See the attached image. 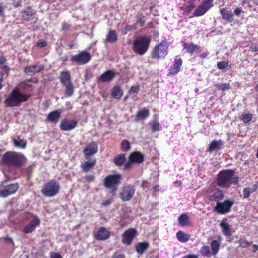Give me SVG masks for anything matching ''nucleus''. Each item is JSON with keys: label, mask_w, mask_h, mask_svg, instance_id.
Listing matches in <instances>:
<instances>
[{"label": "nucleus", "mask_w": 258, "mask_h": 258, "mask_svg": "<svg viewBox=\"0 0 258 258\" xmlns=\"http://www.w3.org/2000/svg\"><path fill=\"white\" fill-rule=\"evenodd\" d=\"M98 150L97 145L96 143L92 142L89 144L87 148L84 149V153L86 156H90L97 153Z\"/></svg>", "instance_id": "22"}, {"label": "nucleus", "mask_w": 258, "mask_h": 258, "mask_svg": "<svg viewBox=\"0 0 258 258\" xmlns=\"http://www.w3.org/2000/svg\"><path fill=\"white\" fill-rule=\"evenodd\" d=\"M220 247V242L216 240H214L211 243V248L212 249V253L213 255H216L218 253Z\"/></svg>", "instance_id": "34"}, {"label": "nucleus", "mask_w": 258, "mask_h": 258, "mask_svg": "<svg viewBox=\"0 0 258 258\" xmlns=\"http://www.w3.org/2000/svg\"><path fill=\"white\" fill-rule=\"evenodd\" d=\"M117 36L115 31L109 30L106 37V41L108 42L113 43L117 40Z\"/></svg>", "instance_id": "36"}, {"label": "nucleus", "mask_w": 258, "mask_h": 258, "mask_svg": "<svg viewBox=\"0 0 258 258\" xmlns=\"http://www.w3.org/2000/svg\"><path fill=\"white\" fill-rule=\"evenodd\" d=\"M43 69V67L41 65H33L27 67L25 69V72L30 76H33L36 73L40 72Z\"/></svg>", "instance_id": "21"}, {"label": "nucleus", "mask_w": 258, "mask_h": 258, "mask_svg": "<svg viewBox=\"0 0 258 258\" xmlns=\"http://www.w3.org/2000/svg\"><path fill=\"white\" fill-rule=\"evenodd\" d=\"M252 243V242H249L246 240H240V245L242 247H246L247 246H248L250 245H251Z\"/></svg>", "instance_id": "48"}, {"label": "nucleus", "mask_w": 258, "mask_h": 258, "mask_svg": "<svg viewBox=\"0 0 258 258\" xmlns=\"http://www.w3.org/2000/svg\"><path fill=\"white\" fill-rule=\"evenodd\" d=\"M30 95L22 93L18 89H15L8 95L5 101L7 107H15L20 105L22 102L27 101Z\"/></svg>", "instance_id": "2"}, {"label": "nucleus", "mask_w": 258, "mask_h": 258, "mask_svg": "<svg viewBox=\"0 0 258 258\" xmlns=\"http://www.w3.org/2000/svg\"><path fill=\"white\" fill-rule=\"evenodd\" d=\"M144 155L139 152H135L132 153L130 156V161L126 163L125 165L124 168L128 169L132 163H141L144 161Z\"/></svg>", "instance_id": "16"}, {"label": "nucleus", "mask_w": 258, "mask_h": 258, "mask_svg": "<svg viewBox=\"0 0 258 258\" xmlns=\"http://www.w3.org/2000/svg\"><path fill=\"white\" fill-rule=\"evenodd\" d=\"M238 182V177L235 175L234 171L230 169L222 170L217 175V184L221 187H227L232 183L237 184Z\"/></svg>", "instance_id": "1"}, {"label": "nucleus", "mask_w": 258, "mask_h": 258, "mask_svg": "<svg viewBox=\"0 0 258 258\" xmlns=\"http://www.w3.org/2000/svg\"><path fill=\"white\" fill-rule=\"evenodd\" d=\"M257 189V185L253 184L251 187H245L243 189V199L248 198L251 194L255 191Z\"/></svg>", "instance_id": "28"}, {"label": "nucleus", "mask_w": 258, "mask_h": 258, "mask_svg": "<svg viewBox=\"0 0 258 258\" xmlns=\"http://www.w3.org/2000/svg\"><path fill=\"white\" fill-rule=\"evenodd\" d=\"M135 189L134 186L127 185L123 187L120 193V197L123 201H130L134 196Z\"/></svg>", "instance_id": "13"}, {"label": "nucleus", "mask_w": 258, "mask_h": 258, "mask_svg": "<svg viewBox=\"0 0 258 258\" xmlns=\"http://www.w3.org/2000/svg\"><path fill=\"white\" fill-rule=\"evenodd\" d=\"M137 23H140L141 26H143L145 23L144 17L139 18V19L137 21Z\"/></svg>", "instance_id": "56"}, {"label": "nucleus", "mask_w": 258, "mask_h": 258, "mask_svg": "<svg viewBox=\"0 0 258 258\" xmlns=\"http://www.w3.org/2000/svg\"><path fill=\"white\" fill-rule=\"evenodd\" d=\"M95 160L92 161H87L84 164L81 165L82 168L85 172H88L89 171L91 168L94 166L95 164Z\"/></svg>", "instance_id": "39"}, {"label": "nucleus", "mask_w": 258, "mask_h": 258, "mask_svg": "<svg viewBox=\"0 0 258 258\" xmlns=\"http://www.w3.org/2000/svg\"><path fill=\"white\" fill-rule=\"evenodd\" d=\"M135 247L137 252L140 254H142L149 247V243L146 242H140L136 245Z\"/></svg>", "instance_id": "32"}, {"label": "nucleus", "mask_w": 258, "mask_h": 258, "mask_svg": "<svg viewBox=\"0 0 258 258\" xmlns=\"http://www.w3.org/2000/svg\"><path fill=\"white\" fill-rule=\"evenodd\" d=\"M94 236L97 240H104L110 236L109 232L104 227L94 230Z\"/></svg>", "instance_id": "17"}, {"label": "nucleus", "mask_w": 258, "mask_h": 258, "mask_svg": "<svg viewBox=\"0 0 258 258\" xmlns=\"http://www.w3.org/2000/svg\"><path fill=\"white\" fill-rule=\"evenodd\" d=\"M59 183L54 180H51L43 186L41 192L45 197H53L59 192Z\"/></svg>", "instance_id": "6"}, {"label": "nucleus", "mask_w": 258, "mask_h": 258, "mask_svg": "<svg viewBox=\"0 0 258 258\" xmlns=\"http://www.w3.org/2000/svg\"><path fill=\"white\" fill-rule=\"evenodd\" d=\"M5 7H4L1 4H0V15H4V11Z\"/></svg>", "instance_id": "61"}, {"label": "nucleus", "mask_w": 258, "mask_h": 258, "mask_svg": "<svg viewBox=\"0 0 258 258\" xmlns=\"http://www.w3.org/2000/svg\"><path fill=\"white\" fill-rule=\"evenodd\" d=\"M208 197L211 201L216 202L218 203L223 199L224 196L222 190L216 189L210 192Z\"/></svg>", "instance_id": "20"}, {"label": "nucleus", "mask_w": 258, "mask_h": 258, "mask_svg": "<svg viewBox=\"0 0 258 258\" xmlns=\"http://www.w3.org/2000/svg\"><path fill=\"white\" fill-rule=\"evenodd\" d=\"M137 233V230L134 228H130L126 230L122 234V243L127 245L131 244Z\"/></svg>", "instance_id": "14"}, {"label": "nucleus", "mask_w": 258, "mask_h": 258, "mask_svg": "<svg viewBox=\"0 0 258 258\" xmlns=\"http://www.w3.org/2000/svg\"><path fill=\"white\" fill-rule=\"evenodd\" d=\"M220 226L221 228L222 229V232L225 235L227 236L231 235L229 226L226 222L223 221L220 224Z\"/></svg>", "instance_id": "38"}, {"label": "nucleus", "mask_w": 258, "mask_h": 258, "mask_svg": "<svg viewBox=\"0 0 258 258\" xmlns=\"http://www.w3.org/2000/svg\"><path fill=\"white\" fill-rule=\"evenodd\" d=\"M250 50L252 52L258 51V46H252L250 47Z\"/></svg>", "instance_id": "59"}, {"label": "nucleus", "mask_w": 258, "mask_h": 258, "mask_svg": "<svg viewBox=\"0 0 258 258\" xmlns=\"http://www.w3.org/2000/svg\"><path fill=\"white\" fill-rule=\"evenodd\" d=\"M6 59L3 56V55L0 53V64H2L5 62Z\"/></svg>", "instance_id": "60"}, {"label": "nucleus", "mask_w": 258, "mask_h": 258, "mask_svg": "<svg viewBox=\"0 0 258 258\" xmlns=\"http://www.w3.org/2000/svg\"><path fill=\"white\" fill-rule=\"evenodd\" d=\"M182 64V59L180 57L176 56L174 59L173 65L169 70L168 75L169 76H171L178 73L180 70V67L181 66Z\"/></svg>", "instance_id": "18"}, {"label": "nucleus", "mask_w": 258, "mask_h": 258, "mask_svg": "<svg viewBox=\"0 0 258 258\" xmlns=\"http://www.w3.org/2000/svg\"><path fill=\"white\" fill-rule=\"evenodd\" d=\"M113 202V199L112 198L105 199L101 203L103 206H108L111 204Z\"/></svg>", "instance_id": "49"}, {"label": "nucleus", "mask_w": 258, "mask_h": 258, "mask_svg": "<svg viewBox=\"0 0 258 258\" xmlns=\"http://www.w3.org/2000/svg\"><path fill=\"white\" fill-rule=\"evenodd\" d=\"M19 187L17 183H11L7 185H0V197L6 198L15 194Z\"/></svg>", "instance_id": "8"}, {"label": "nucleus", "mask_w": 258, "mask_h": 258, "mask_svg": "<svg viewBox=\"0 0 258 258\" xmlns=\"http://www.w3.org/2000/svg\"><path fill=\"white\" fill-rule=\"evenodd\" d=\"M46 46V43L44 41L38 42L37 44V46L39 47H44Z\"/></svg>", "instance_id": "55"}, {"label": "nucleus", "mask_w": 258, "mask_h": 258, "mask_svg": "<svg viewBox=\"0 0 258 258\" xmlns=\"http://www.w3.org/2000/svg\"><path fill=\"white\" fill-rule=\"evenodd\" d=\"M61 112L58 110H55L50 112L47 116V119L50 122L56 123L58 122L60 117Z\"/></svg>", "instance_id": "25"}, {"label": "nucleus", "mask_w": 258, "mask_h": 258, "mask_svg": "<svg viewBox=\"0 0 258 258\" xmlns=\"http://www.w3.org/2000/svg\"><path fill=\"white\" fill-rule=\"evenodd\" d=\"M228 62L225 61H220L218 63V68L220 70L224 69L228 67Z\"/></svg>", "instance_id": "46"}, {"label": "nucleus", "mask_w": 258, "mask_h": 258, "mask_svg": "<svg viewBox=\"0 0 258 258\" xmlns=\"http://www.w3.org/2000/svg\"><path fill=\"white\" fill-rule=\"evenodd\" d=\"M111 95L116 99H120L123 95V90L119 86H115L112 89Z\"/></svg>", "instance_id": "30"}, {"label": "nucleus", "mask_w": 258, "mask_h": 258, "mask_svg": "<svg viewBox=\"0 0 258 258\" xmlns=\"http://www.w3.org/2000/svg\"><path fill=\"white\" fill-rule=\"evenodd\" d=\"M176 236L177 240L183 243L187 242L190 238L189 234L185 233L181 231L177 232Z\"/></svg>", "instance_id": "29"}, {"label": "nucleus", "mask_w": 258, "mask_h": 258, "mask_svg": "<svg viewBox=\"0 0 258 258\" xmlns=\"http://www.w3.org/2000/svg\"><path fill=\"white\" fill-rule=\"evenodd\" d=\"M168 43L166 39L155 45L151 52L153 58L159 59L164 58L168 53Z\"/></svg>", "instance_id": "5"}, {"label": "nucleus", "mask_w": 258, "mask_h": 258, "mask_svg": "<svg viewBox=\"0 0 258 258\" xmlns=\"http://www.w3.org/2000/svg\"><path fill=\"white\" fill-rule=\"evenodd\" d=\"M253 249L252 250L253 252H255L258 250V245L256 244L253 245Z\"/></svg>", "instance_id": "63"}, {"label": "nucleus", "mask_w": 258, "mask_h": 258, "mask_svg": "<svg viewBox=\"0 0 258 258\" xmlns=\"http://www.w3.org/2000/svg\"><path fill=\"white\" fill-rule=\"evenodd\" d=\"M183 48L186 50V52L190 54H192L199 48V46L197 45L187 43H184L183 44Z\"/></svg>", "instance_id": "33"}, {"label": "nucleus", "mask_w": 258, "mask_h": 258, "mask_svg": "<svg viewBox=\"0 0 258 258\" xmlns=\"http://www.w3.org/2000/svg\"><path fill=\"white\" fill-rule=\"evenodd\" d=\"M139 91V87L138 86H133L129 91L130 93H137Z\"/></svg>", "instance_id": "51"}, {"label": "nucleus", "mask_w": 258, "mask_h": 258, "mask_svg": "<svg viewBox=\"0 0 258 258\" xmlns=\"http://www.w3.org/2000/svg\"><path fill=\"white\" fill-rule=\"evenodd\" d=\"M222 145L223 142L221 140H214L209 145V151L212 152L215 150H219Z\"/></svg>", "instance_id": "31"}, {"label": "nucleus", "mask_w": 258, "mask_h": 258, "mask_svg": "<svg viewBox=\"0 0 258 258\" xmlns=\"http://www.w3.org/2000/svg\"><path fill=\"white\" fill-rule=\"evenodd\" d=\"M240 119L244 123H248L252 119V114L248 113H243L240 117Z\"/></svg>", "instance_id": "43"}, {"label": "nucleus", "mask_w": 258, "mask_h": 258, "mask_svg": "<svg viewBox=\"0 0 258 258\" xmlns=\"http://www.w3.org/2000/svg\"><path fill=\"white\" fill-rule=\"evenodd\" d=\"M214 0H203L194 11V16L199 17L204 15L213 7Z\"/></svg>", "instance_id": "10"}, {"label": "nucleus", "mask_w": 258, "mask_h": 258, "mask_svg": "<svg viewBox=\"0 0 258 258\" xmlns=\"http://www.w3.org/2000/svg\"><path fill=\"white\" fill-rule=\"evenodd\" d=\"M125 161L124 155H119L114 159V163L117 166H120L124 164Z\"/></svg>", "instance_id": "41"}, {"label": "nucleus", "mask_w": 258, "mask_h": 258, "mask_svg": "<svg viewBox=\"0 0 258 258\" xmlns=\"http://www.w3.org/2000/svg\"><path fill=\"white\" fill-rule=\"evenodd\" d=\"M150 124L153 132L158 131L159 129V124L157 120L150 121Z\"/></svg>", "instance_id": "44"}, {"label": "nucleus", "mask_w": 258, "mask_h": 258, "mask_svg": "<svg viewBox=\"0 0 258 258\" xmlns=\"http://www.w3.org/2000/svg\"><path fill=\"white\" fill-rule=\"evenodd\" d=\"M14 143L16 147H19L22 149H24L26 145V141L21 140L19 138L16 140H14Z\"/></svg>", "instance_id": "42"}, {"label": "nucleus", "mask_w": 258, "mask_h": 258, "mask_svg": "<svg viewBox=\"0 0 258 258\" xmlns=\"http://www.w3.org/2000/svg\"><path fill=\"white\" fill-rule=\"evenodd\" d=\"M200 253L204 256L211 257L212 253L210 250V247L208 245H203L200 250Z\"/></svg>", "instance_id": "37"}, {"label": "nucleus", "mask_w": 258, "mask_h": 258, "mask_svg": "<svg viewBox=\"0 0 258 258\" xmlns=\"http://www.w3.org/2000/svg\"><path fill=\"white\" fill-rule=\"evenodd\" d=\"M65 87V95L67 97L71 96L74 93L73 83L63 85Z\"/></svg>", "instance_id": "40"}, {"label": "nucleus", "mask_w": 258, "mask_h": 258, "mask_svg": "<svg viewBox=\"0 0 258 258\" xmlns=\"http://www.w3.org/2000/svg\"><path fill=\"white\" fill-rule=\"evenodd\" d=\"M90 53L86 51H83L78 54L72 56L71 60L78 64H84L91 59Z\"/></svg>", "instance_id": "11"}, {"label": "nucleus", "mask_w": 258, "mask_h": 258, "mask_svg": "<svg viewBox=\"0 0 258 258\" xmlns=\"http://www.w3.org/2000/svg\"><path fill=\"white\" fill-rule=\"evenodd\" d=\"M130 146L128 141L124 140L121 143V148L123 151H127L130 149Z\"/></svg>", "instance_id": "45"}, {"label": "nucleus", "mask_w": 258, "mask_h": 258, "mask_svg": "<svg viewBox=\"0 0 258 258\" xmlns=\"http://www.w3.org/2000/svg\"><path fill=\"white\" fill-rule=\"evenodd\" d=\"M178 223L182 226L189 225V219L187 215L185 214H181L178 218Z\"/></svg>", "instance_id": "35"}, {"label": "nucleus", "mask_w": 258, "mask_h": 258, "mask_svg": "<svg viewBox=\"0 0 258 258\" xmlns=\"http://www.w3.org/2000/svg\"><path fill=\"white\" fill-rule=\"evenodd\" d=\"M77 125V121L74 119L65 118L62 119L60 123L59 127L63 131H70L74 130Z\"/></svg>", "instance_id": "15"}, {"label": "nucleus", "mask_w": 258, "mask_h": 258, "mask_svg": "<svg viewBox=\"0 0 258 258\" xmlns=\"http://www.w3.org/2000/svg\"><path fill=\"white\" fill-rule=\"evenodd\" d=\"M27 218L30 220V222L23 228V232L25 233H30L34 231L36 227L40 223V220L36 215L32 214H29Z\"/></svg>", "instance_id": "9"}, {"label": "nucleus", "mask_w": 258, "mask_h": 258, "mask_svg": "<svg viewBox=\"0 0 258 258\" xmlns=\"http://www.w3.org/2000/svg\"><path fill=\"white\" fill-rule=\"evenodd\" d=\"M194 7V4L191 2L190 3L189 5L185 8V11L187 13H190Z\"/></svg>", "instance_id": "52"}, {"label": "nucleus", "mask_w": 258, "mask_h": 258, "mask_svg": "<svg viewBox=\"0 0 258 258\" xmlns=\"http://www.w3.org/2000/svg\"><path fill=\"white\" fill-rule=\"evenodd\" d=\"M112 258H125L124 256L122 254L119 253H115L112 256Z\"/></svg>", "instance_id": "57"}, {"label": "nucleus", "mask_w": 258, "mask_h": 258, "mask_svg": "<svg viewBox=\"0 0 258 258\" xmlns=\"http://www.w3.org/2000/svg\"><path fill=\"white\" fill-rule=\"evenodd\" d=\"M50 258H62L61 255L58 253H52Z\"/></svg>", "instance_id": "58"}, {"label": "nucleus", "mask_w": 258, "mask_h": 258, "mask_svg": "<svg viewBox=\"0 0 258 258\" xmlns=\"http://www.w3.org/2000/svg\"><path fill=\"white\" fill-rule=\"evenodd\" d=\"M70 26L68 24L65 23L62 25V27H61V30L62 31L68 30L70 29Z\"/></svg>", "instance_id": "54"}, {"label": "nucleus", "mask_w": 258, "mask_h": 258, "mask_svg": "<svg viewBox=\"0 0 258 258\" xmlns=\"http://www.w3.org/2000/svg\"><path fill=\"white\" fill-rule=\"evenodd\" d=\"M3 161L8 166L20 167L26 161V158L21 153L7 152L3 155Z\"/></svg>", "instance_id": "3"}, {"label": "nucleus", "mask_w": 258, "mask_h": 258, "mask_svg": "<svg viewBox=\"0 0 258 258\" xmlns=\"http://www.w3.org/2000/svg\"><path fill=\"white\" fill-rule=\"evenodd\" d=\"M35 15V12L30 7H28L22 12V17L27 21L32 19Z\"/></svg>", "instance_id": "26"}, {"label": "nucleus", "mask_w": 258, "mask_h": 258, "mask_svg": "<svg viewBox=\"0 0 258 258\" xmlns=\"http://www.w3.org/2000/svg\"><path fill=\"white\" fill-rule=\"evenodd\" d=\"M209 54L208 52H205L200 55L201 58H205Z\"/></svg>", "instance_id": "62"}, {"label": "nucleus", "mask_w": 258, "mask_h": 258, "mask_svg": "<svg viewBox=\"0 0 258 258\" xmlns=\"http://www.w3.org/2000/svg\"><path fill=\"white\" fill-rule=\"evenodd\" d=\"M116 73L111 70L106 71L99 78V81L102 83L110 82L115 77Z\"/></svg>", "instance_id": "19"}, {"label": "nucleus", "mask_w": 258, "mask_h": 258, "mask_svg": "<svg viewBox=\"0 0 258 258\" xmlns=\"http://www.w3.org/2000/svg\"><path fill=\"white\" fill-rule=\"evenodd\" d=\"M151 41L150 36H140L134 41L133 49L134 51L139 55L144 54L148 50Z\"/></svg>", "instance_id": "4"}, {"label": "nucleus", "mask_w": 258, "mask_h": 258, "mask_svg": "<svg viewBox=\"0 0 258 258\" xmlns=\"http://www.w3.org/2000/svg\"><path fill=\"white\" fill-rule=\"evenodd\" d=\"M59 79L60 83L63 86L72 83L71 80V74L69 71L61 72Z\"/></svg>", "instance_id": "24"}, {"label": "nucleus", "mask_w": 258, "mask_h": 258, "mask_svg": "<svg viewBox=\"0 0 258 258\" xmlns=\"http://www.w3.org/2000/svg\"><path fill=\"white\" fill-rule=\"evenodd\" d=\"M243 11H242V9L241 8L236 7L234 10V14L235 15L237 16H239L241 13H242Z\"/></svg>", "instance_id": "50"}, {"label": "nucleus", "mask_w": 258, "mask_h": 258, "mask_svg": "<svg viewBox=\"0 0 258 258\" xmlns=\"http://www.w3.org/2000/svg\"><path fill=\"white\" fill-rule=\"evenodd\" d=\"M6 241L8 242H13V240H12V239L11 238V237H6L5 238Z\"/></svg>", "instance_id": "64"}, {"label": "nucleus", "mask_w": 258, "mask_h": 258, "mask_svg": "<svg viewBox=\"0 0 258 258\" xmlns=\"http://www.w3.org/2000/svg\"><path fill=\"white\" fill-rule=\"evenodd\" d=\"M149 115V111L148 109L144 108L142 110L137 112L136 115V120L137 121L145 120Z\"/></svg>", "instance_id": "27"}, {"label": "nucleus", "mask_w": 258, "mask_h": 258, "mask_svg": "<svg viewBox=\"0 0 258 258\" xmlns=\"http://www.w3.org/2000/svg\"><path fill=\"white\" fill-rule=\"evenodd\" d=\"M95 178V176L93 175H87L85 176V179L88 182L93 181Z\"/></svg>", "instance_id": "53"}, {"label": "nucleus", "mask_w": 258, "mask_h": 258, "mask_svg": "<svg viewBox=\"0 0 258 258\" xmlns=\"http://www.w3.org/2000/svg\"><path fill=\"white\" fill-rule=\"evenodd\" d=\"M120 179L121 176L119 174L109 175L104 179V186L105 188L110 189L113 193L117 190Z\"/></svg>", "instance_id": "7"}, {"label": "nucleus", "mask_w": 258, "mask_h": 258, "mask_svg": "<svg viewBox=\"0 0 258 258\" xmlns=\"http://www.w3.org/2000/svg\"><path fill=\"white\" fill-rule=\"evenodd\" d=\"M220 13L223 19L229 22H231L234 20V14L231 11L223 8L220 10Z\"/></svg>", "instance_id": "23"}, {"label": "nucleus", "mask_w": 258, "mask_h": 258, "mask_svg": "<svg viewBox=\"0 0 258 258\" xmlns=\"http://www.w3.org/2000/svg\"><path fill=\"white\" fill-rule=\"evenodd\" d=\"M233 202L230 200H226L224 202L218 203L214 210L219 214H224L230 212Z\"/></svg>", "instance_id": "12"}, {"label": "nucleus", "mask_w": 258, "mask_h": 258, "mask_svg": "<svg viewBox=\"0 0 258 258\" xmlns=\"http://www.w3.org/2000/svg\"><path fill=\"white\" fill-rule=\"evenodd\" d=\"M218 87L220 89H221L223 91L227 90L230 88L229 84H226V83L218 84Z\"/></svg>", "instance_id": "47"}]
</instances>
